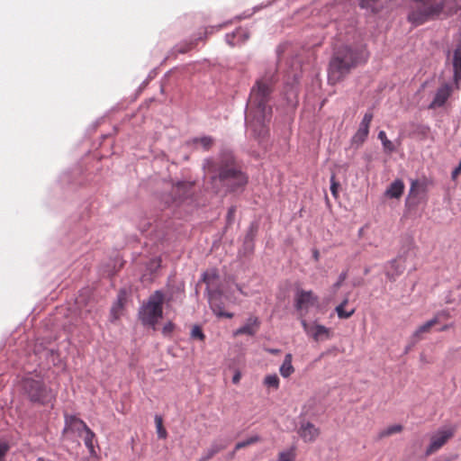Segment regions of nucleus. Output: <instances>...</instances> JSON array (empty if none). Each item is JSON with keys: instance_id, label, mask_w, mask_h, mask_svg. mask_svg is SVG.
Returning a JSON list of instances; mask_svg holds the SVG:
<instances>
[{"instance_id": "obj_1", "label": "nucleus", "mask_w": 461, "mask_h": 461, "mask_svg": "<svg viewBox=\"0 0 461 461\" xmlns=\"http://www.w3.org/2000/svg\"><path fill=\"white\" fill-rule=\"evenodd\" d=\"M275 85L274 75L266 73L258 79L251 88L246 112V123L258 136L267 133L266 122L272 114V107L268 104Z\"/></svg>"}, {"instance_id": "obj_2", "label": "nucleus", "mask_w": 461, "mask_h": 461, "mask_svg": "<svg viewBox=\"0 0 461 461\" xmlns=\"http://www.w3.org/2000/svg\"><path fill=\"white\" fill-rule=\"evenodd\" d=\"M207 173L216 193L235 192L243 188L248 183L247 175L242 172L231 153H223L216 159H207L205 162Z\"/></svg>"}, {"instance_id": "obj_3", "label": "nucleus", "mask_w": 461, "mask_h": 461, "mask_svg": "<svg viewBox=\"0 0 461 461\" xmlns=\"http://www.w3.org/2000/svg\"><path fill=\"white\" fill-rule=\"evenodd\" d=\"M366 61L365 51L357 47L342 46L336 50L330 61L328 77L335 85L341 81L352 68Z\"/></svg>"}, {"instance_id": "obj_4", "label": "nucleus", "mask_w": 461, "mask_h": 461, "mask_svg": "<svg viewBox=\"0 0 461 461\" xmlns=\"http://www.w3.org/2000/svg\"><path fill=\"white\" fill-rule=\"evenodd\" d=\"M169 301L170 299H166L165 294L161 290L151 294L139 310V319L141 323L155 330L158 321L163 317V304Z\"/></svg>"}, {"instance_id": "obj_5", "label": "nucleus", "mask_w": 461, "mask_h": 461, "mask_svg": "<svg viewBox=\"0 0 461 461\" xmlns=\"http://www.w3.org/2000/svg\"><path fill=\"white\" fill-rule=\"evenodd\" d=\"M22 383L24 393L32 402L45 403L50 400V392L41 380L26 377Z\"/></svg>"}, {"instance_id": "obj_6", "label": "nucleus", "mask_w": 461, "mask_h": 461, "mask_svg": "<svg viewBox=\"0 0 461 461\" xmlns=\"http://www.w3.org/2000/svg\"><path fill=\"white\" fill-rule=\"evenodd\" d=\"M217 277L216 274L214 272L211 273H205L203 275V281L207 284L208 290H209V303L213 311V312L220 316V317H225L228 319H231L233 317V314L230 312H225L222 310V305L220 302L221 294L219 292H212L210 290V287L212 285L213 280Z\"/></svg>"}, {"instance_id": "obj_7", "label": "nucleus", "mask_w": 461, "mask_h": 461, "mask_svg": "<svg viewBox=\"0 0 461 461\" xmlns=\"http://www.w3.org/2000/svg\"><path fill=\"white\" fill-rule=\"evenodd\" d=\"M294 306L300 312L302 320L304 319L310 308L319 306V298L312 291L301 290L295 295Z\"/></svg>"}, {"instance_id": "obj_8", "label": "nucleus", "mask_w": 461, "mask_h": 461, "mask_svg": "<svg viewBox=\"0 0 461 461\" xmlns=\"http://www.w3.org/2000/svg\"><path fill=\"white\" fill-rule=\"evenodd\" d=\"M304 332L315 342L328 340L333 337L331 329L317 322L308 323L305 319L301 320Z\"/></svg>"}, {"instance_id": "obj_9", "label": "nucleus", "mask_w": 461, "mask_h": 461, "mask_svg": "<svg viewBox=\"0 0 461 461\" xmlns=\"http://www.w3.org/2000/svg\"><path fill=\"white\" fill-rule=\"evenodd\" d=\"M455 435L454 428H443L430 436V442L426 449V456H430L439 450Z\"/></svg>"}, {"instance_id": "obj_10", "label": "nucleus", "mask_w": 461, "mask_h": 461, "mask_svg": "<svg viewBox=\"0 0 461 461\" xmlns=\"http://www.w3.org/2000/svg\"><path fill=\"white\" fill-rule=\"evenodd\" d=\"M449 317L448 312L442 311L435 314V316L423 323L422 325L419 326L416 330L413 332L411 338L414 342H418L423 339V334L430 332L433 326L438 324L439 322V320L441 318L447 319Z\"/></svg>"}, {"instance_id": "obj_11", "label": "nucleus", "mask_w": 461, "mask_h": 461, "mask_svg": "<svg viewBox=\"0 0 461 461\" xmlns=\"http://www.w3.org/2000/svg\"><path fill=\"white\" fill-rule=\"evenodd\" d=\"M453 93L452 86L448 83L442 84L436 91L433 100L429 104V109L442 107Z\"/></svg>"}, {"instance_id": "obj_12", "label": "nucleus", "mask_w": 461, "mask_h": 461, "mask_svg": "<svg viewBox=\"0 0 461 461\" xmlns=\"http://www.w3.org/2000/svg\"><path fill=\"white\" fill-rule=\"evenodd\" d=\"M88 428L85 421L75 415H65V432L77 433L78 437H82L84 431Z\"/></svg>"}, {"instance_id": "obj_13", "label": "nucleus", "mask_w": 461, "mask_h": 461, "mask_svg": "<svg viewBox=\"0 0 461 461\" xmlns=\"http://www.w3.org/2000/svg\"><path fill=\"white\" fill-rule=\"evenodd\" d=\"M301 438L307 443L315 441L321 434V430L310 421L303 422L298 429Z\"/></svg>"}, {"instance_id": "obj_14", "label": "nucleus", "mask_w": 461, "mask_h": 461, "mask_svg": "<svg viewBox=\"0 0 461 461\" xmlns=\"http://www.w3.org/2000/svg\"><path fill=\"white\" fill-rule=\"evenodd\" d=\"M452 65L454 70V83L457 89L461 83V43H459L453 52Z\"/></svg>"}, {"instance_id": "obj_15", "label": "nucleus", "mask_w": 461, "mask_h": 461, "mask_svg": "<svg viewBox=\"0 0 461 461\" xmlns=\"http://www.w3.org/2000/svg\"><path fill=\"white\" fill-rule=\"evenodd\" d=\"M126 302V294L124 291L121 290L117 296V301L113 304L111 308V321H115L120 319L122 314V310L124 308V304Z\"/></svg>"}, {"instance_id": "obj_16", "label": "nucleus", "mask_w": 461, "mask_h": 461, "mask_svg": "<svg viewBox=\"0 0 461 461\" xmlns=\"http://www.w3.org/2000/svg\"><path fill=\"white\" fill-rule=\"evenodd\" d=\"M405 269V266L401 258H395L389 262L386 270V276L389 280L394 281L396 277L401 276Z\"/></svg>"}, {"instance_id": "obj_17", "label": "nucleus", "mask_w": 461, "mask_h": 461, "mask_svg": "<svg viewBox=\"0 0 461 461\" xmlns=\"http://www.w3.org/2000/svg\"><path fill=\"white\" fill-rule=\"evenodd\" d=\"M258 326H259L258 319L257 317H250L245 325L239 328L234 332V335L238 336V335L247 334V335L252 336L257 332Z\"/></svg>"}, {"instance_id": "obj_18", "label": "nucleus", "mask_w": 461, "mask_h": 461, "mask_svg": "<svg viewBox=\"0 0 461 461\" xmlns=\"http://www.w3.org/2000/svg\"><path fill=\"white\" fill-rule=\"evenodd\" d=\"M227 445L222 442L214 441L212 443L210 447H208L202 456L197 461H209L211 460L216 454L226 448Z\"/></svg>"}, {"instance_id": "obj_19", "label": "nucleus", "mask_w": 461, "mask_h": 461, "mask_svg": "<svg viewBox=\"0 0 461 461\" xmlns=\"http://www.w3.org/2000/svg\"><path fill=\"white\" fill-rule=\"evenodd\" d=\"M193 189V185L189 182H179L172 188V194L182 200L188 196Z\"/></svg>"}, {"instance_id": "obj_20", "label": "nucleus", "mask_w": 461, "mask_h": 461, "mask_svg": "<svg viewBox=\"0 0 461 461\" xmlns=\"http://www.w3.org/2000/svg\"><path fill=\"white\" fill-rule=\"evenodd\" d=\"M404 190V184L402 180L393 181L387 188L385 194L391 198H400Z\"/></svg>"}, {"instance_id": "obj_21", "label": "nucleus", "mask_w": 461, "mask_h": 461, "mask_svg": "<svg viewBox=\"0 0 461 461\" xmlns=\"http://www.w3.org/2000/svg\"><path fill=\"white\" fill-rule=\"evenodd\" d=\"M359 6L367 12L375 14L383 8L382 0H359Z\"/></svg>"}, {"instance_id": "obj_22", "label": "nucleus", "mask_w": 461, "mask_h": 461, "mask_svg": "<svg viewBox=\"0 0 461 461\" xmlns=\"http://www.w3.org/2000/svg\"><path fill=\"white\" fill-rule=\"evenodd\" d=\"M369 133V128L359 124V128L351 139V144L356 147L361 146L366 140Z\"/></svg>"}, {"instance_id": "obj_23", "label": "nucleus", "mask_w": 461, "mask_h": 461, "mask_svg": "<svg viewBox=\"0 0 461 461\" xmlns=\"http://www.w3.org/2000/svg\"><path fill=\"white\" fill-rule=\"evenodd\" d=\"M248 39L244 29H237L233 33L226 35V41L230 46H235L239 41H244Z\"/></svg>"}, {"instance_id": "obj_24", "label": "nucleus", "mask_w": 461, "mask_h": 461, "mask_svg": "<svg viewBox=\"0 0 461 461\" xmlns=\"http://www.w3.org/2000/svg\"><path fill=\"white\" fill-rule=\"evenodd\" d=\"M292 354H286L284 362L279 368L280 375L285 378L289 377L294 372V368L292 365Z\"/></svg>"}, {"instance_id": "obj_25", "label": "nucleus", "mask_w": 461, "mask_h": 461, "mask_svg": "<svg viewBox=\"0 0 461 461\" xmlns=\"http://www.w3.org/2000/svg\"><path fill=\"white\" fill-rule=\"evenodd\" d=\"M348 303V298H345L336 308L335 311L339 319H348L355 313V308L346 310V306Z\"/></svg>"}, {"instance_id": "obj_26", "label": "nucleus", "mask_w": 461, "mask_h": 461, "mask_svg": "<svg viewBox=\"0 0 461 461\" xmlns=\"http://www.w3.org/2000/svg\"><path fill=\"white\" fill-rule=\"evenodd\" d=\"M86 447L89 449L90 453H95L94 440L95 439V434L88 427L83 433L82 436Z\"/></svg>"}, {"instance_id": "obj_27", "label": "nucleus", "mask_w": 461, "mask_h": 461, "mask_svg": "<svg viewBox=\"0 0 461 461\" xmlns=\"http://www.w3.org/2000/svg\"><path fill=\"white\" fill-rule=\"evenodd\" d=\"M378 139L381 140L383 147L386 151L392 152L394 150L393 142L387 139L386 133L384 131H381L378 133Z\"/></svg>"}, {"instance_id": "obj_28", "label": "nucleus", "mask_w": 461, "mask_h": 461, "mask_svg": "<svg viewBox=\"0 0 461 461\" xmlns=\"http://www.w3.org/2000/svg\"><path fill=\"white\" fill-rule=\"evenodd\" d=\"M402 429L403 427L400 424L389 426L388 428L380 432V438L389 437L393 434L401 432Z\"/></svg>"}, {"instance_id": "obj_29", "label": "nucleus", "mask_w": 461, "mask_h": 461, "mask_svg": "<svg viewBox=\"0 0 461 461\" xmlns=\"http://www.w3.org/2000/svg\"><path fill=\"white\" fill-rule=\"evenodd\" d=\"M259 441H260V437L259 436H252V437L247 438L246 440L238 442L235 445V450H240L241 448L247 447H249L250 445H253V444H255L257 442H259Z\"/></svg>"}, {"instance_id": "obj_30", "label": "nucleus", "mask_w": 461, "mask_h": 461, "mask_svg": "<svg viewBox=\"0 0 461 461\" xmlns=\"http://www.w3.org/2000/svg\"><path fill=\"white\" fill-rule=\"evenodd\" d=\"M295 456V448L291 447L288 450L282 451L279 453L278 461H294Z\"/></svg>"}, {"instance_id": "obj_31", "label": "nucleus", "mask_w": 461, "mask_h": 461, "mask_svg": "<svg viewBox=\"0 0 461 461\" xmlns=\"http://www.w3.org/2000/svg\"><path fill=\"white\" fill-rule=\"evenodd\" d=\"M264 384L267 385V387L278 389L279 378L276 375H268L264 379Z\"/></svg>"}, {"instance_id": "obj_32", "label": "nucleus", "mask_w": 461, "mask_h": 461, "mask_svg": "<svg viewBox=\"0 0 461 461\" xmlns=\"http://www.w3.org/2000/svg\"><path fill=\"white\" fill-rule=\"evenodd\" d=\"M194 141L195 143H199L203 147V150L206 151L209 150L213 145V139L209 136L195 139Z\"/></svg>"}, {"instance_id": "obj_33", "label": "nucleus", "mask_w": 461, "mask_h": 461, "mask_svg": "<svg viewBox=\"0 0 461 461\" xmlns=\"http://www.w3.org/2000/svg\"><path fill=\"white\" fill-rule=\"evenodd\" d=\"M155 421H156L157 433H158V438H166L167 436V432L163 426L162 418L159 416H156Z\"/></svg>"}, {"instance_id": "obj_34", "label": "nucleus", "mask_w": 461, "mask_h": 461, "mask_svg": "<svg viewBox=\"0 0 461 461\" xmlns=\"http://www.w3.org/2000/svg\"><path fill=\"white\" fill-rule=\"evenodd\" d=\"M426 185L424 183L419 180H413L411 184L410 193L411 194H417L420 191H425Z\"/></svg>"}, {"instance_id": "obj_35", "label": "nucleus", "mask_w": 461, "mask_h": 461, "mask_svg": "<svg viewBox=\"0 0 461 461\" xmlns=\"http://www.w3.org/2000/svg\"><path fill=\"white\" fill-rule=\"evenodd\" d=\"M191 338L194 339H198L200 341H204L205 335L203 332V330L200 326L194 325L191 330Z\"/></svg>"}, {"instance_id": "obj_36", "label": "nucleus", "mask_w": 461, "mask_h": 461, "mask_svg": "<svg viewBox=\"0 0 461 461\" xmlns=\"http://www.w3.org/2000/svg\"><path fill=\"white\" fill-rule=\"evenodd\" d=\"M161 266V259L159 258H152L148 264V269L150 272H156Z\"/></svg>"}, {"instance_id": "obj_37", "label": "nucleus", "mask_w": 461, "mask_h": 461, "mask_svg": "<svg viewBox=\"0 0 461 461\" xmlns=\"http://www.w3.org/2000/svg\"><path fill=\"white\" fill-rule=\"evenodd\" d=\"M372 120H373V113L371 112H367L365 113V115L360 122V125L369 128Z\"/></svg>"}, {"instance_id": "obj_38", "label": "nucleus", "mask_w": 461, "mask_h": 461, "mask_svg": "<svg viewBox=\"0 0 461 461\" xmlns=\"http://www.w3.org/2000/svg\"><path fill=\"white\" fill-rule=\"evenodd\" d=\"M10 447L5 442H0V461H5V457L9 451Z\"/></svg>"}, {"instance_id": "obj_39", "label": "nucleus", "mask_w": 461, "mask_h": 461, "mask_svg": "<svg viewBox=\"0 0 461 461\" xmlns=\"http://www.w3.org/2000/svg\"><path fill=\"white\" fill-rule=\"evenodd\" d=\"M175 330V324L172 321L166 323L162 329V333L165 336H169Z\"/></svg>"}, {"instance_id": "obj_40", "label": "nucleus", "mask_w": 461, "mask_h": 461, "mask_svg": "<svg viewBox=\"0 0 461 461\" xmlns=\"http://www.w3.org/2000/svg\"><path fill=\"white\" fill-rule=\"evenodd\" d=\"M330 192L334 197L338 196V189H339V183L335 180V176L333 175L330 178Z\"/></svg>"}, {"instance_id": "obj_41", "label": "nucleus", "mask_w": 461, "mask_h": 461, "mask_svg": "<svg viewBox=\"0 0 461 461\" xmlns=\"http://www.w3.org/2000/svg\"><path fill=\"white\" fill-rule=\"evenodd\" d=\"M460 174H461V161L459 162L458 166L451 173L452 180H454V181L456 180Z\"/></svg>"}, {"instance_id": "obj_42", "label": "nucleus", "mask_w": 461, "mask_h": 461, "mask_svg": "<svg viewBox=\"0 0 461 461\" xmlns=\"http://www.w3.org/2000/svg\"><path fill=\"white\" fill-rule=\"evenodd\" d=\"M235 212H236V208L234 206H231L229 211H228V214H227V217H228V220L230 221L234 215H235Z\"/></svg>"}, {"instance_id": "obj_43", "label": "nucleus", "mask_w": 461, "mask_h": 461, "mask_svg": "<svg viewBox=\"0 0 461 461\" xmlns=\"http://www.w3.org/2000/svg\"><path fill=\"white\" fill-rule=\"evenodd\" d=\"M240 378H241V374H240V372L237 371V372L234 374L233 377H232V383H233V384H239V383H240Z\"/></svg>"}, {"instance_id": "obj_44", "label": "nucleus", "mask_w": 461, "mask_h": 461, "mask_svg": "<svg viewBox=\"0 0 461 461\" xmlns=\"http://www.w3.org/2000/svg\"><path fill=\"white\" fill-rule=\"evenodd\" d=\"M345 278H346V274H341L339 276V281L335 284V287L339 288L341 285L342 282L345 280Z\"/></svg>"}, {"instance_id": "obj_45", "label": "nucleus", "mask_w": 461, "mask_h": 461, "mask_svg": "<svg viewBox=\"0 0 461 461\" xmlns=\"http://www.w3.org/2000/svg\"><path fill=\"white\" fill-rule=\"evenodd\" d=\"M312 257H313V258H314V260H315V261H318V260H319V258H320V252H319V250H318V249H313V251H312Z\"/></svg>"}, {"instance_id": "obj_46", "label": "nucleus", "mask_w": 461, "mask_h": 461, "mask_svg": "<svg viewBox=\"0 0 461 461\" xmlns=\"http://www.w3.org/2000/svg\"><path fill=\"white\" fill-rule=\"evenodd\" d=\"M193 45H194L193 43H190L187 48L181 50L180 52L184 53V52L188 51L189 50H191L193 48Z\"/></svg>"}, {"instance_id": "obj_47", "label": "nucleus", "mask_w": 461, "mask_h": 461, "mask_svg": "<svg viewBox=\"0 0 461 461\" xmlns=\"http://www.w3.org/2000/svg\"><path fill=\"white\" fill-rule=\"evenodd\" d=\"M448 327H449L448 325H444L443 327H441V328L439 329V330H440V331L447 330L448 329Z\"/></svg>"}, {"instance_id": "obj_48", "label": "nucleus", "mask_w": 461, "mask_h": 461, "mask_svg": "<svg viewBox=\"0 0 461 461\" xmlns=\"http://www.w3.org/2000/svg\"><path fill=\"white\" fill-rule=\"evenodd\" d=\"M269 352L272 354H277L279 352V349H270Z\"/></svg>"}, {"instance_id": "obj_49", "label": "nucleus", "mask_w": 461, "mask_h": 461, "mask_svg": "<svg viewBox=\"0 0 461 461\" xmlns=\"http://www.w3.org/2000/svg\"><path fill=\"white\" fill-rule=\"evenodd\" d=\"M236 451H237V450H235V449H234V451H233L232 453H230V458H232V457L235 456V452H236Z\"/></svg>"}, {"instance_id": "obj_50", "label": "nucleus", "mask_w": 461, "mask_h": 461, "mask_svg": "<svg viewBox=\"0 0 461 461\" xmlns=\"http://www.w3.org/2000/svg\"><path fill=\"white\" fill-rule=\"evenodd\" d=\"M212 29H211V31H210V32H208V29H206V30H205V34H207V33H212Z\"/></svg>"}, {"instance_id": "obj_51", "label": "nucleus", "mask_w": 461, "mask_h": 461, "mask_svg": "<svg viewBox=\"0 0 461 461\" xmlns=\"http://www.w3.org/2000/svg\"><path fill=\"white\" fill-rule=\"evenodd\" d=\"M445 461H450L449 459H446Z\"/></svg>"}]
</instances>
